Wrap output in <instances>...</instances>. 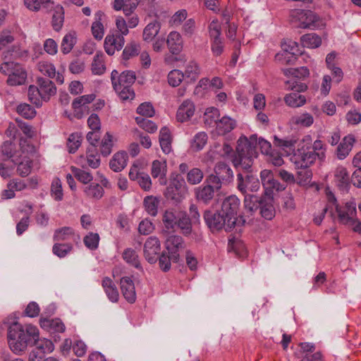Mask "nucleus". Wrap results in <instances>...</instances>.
<instances>
[{
    "instance_id": "obj_9",
    "label": "nucleus",
    "mask_w": 361,
    "mask_h": 361,
    "mask_svg": "<svg viewBox=\"0 0 361 361\" xmlns=\"http://www.w3.org/2000/svg\"><path fill=\"white\" fill-rule=\"evenodd\" d=\"M204 221L212 231H219L223 228L226 231H231L234 226L228 225V222L220 210L213 213L210 210H206L203 215Z\"/></svg>"
},
{
    "instance_id": "obj_64",
    "label": "nucleus",
    "mask_w": 361,
    "mask_h": 361,
    "mask_svg": "<svg viewBox=\"0 0 361 361\" xmlns=\"http://www.w3.org/2000/svg\"><path fill=\"white\" fill-rule=\"evenodd\" d=\"M184 74L179 70H173L168 74V82L172 87H178L182 82Z\"/></svg>"
},
{
    "instance_id": "obj_63",
    "label": "nucleus",
    "mask_w": 361,
    "mask_h": 361,
    "mask_svg": "<svg viewBox=\"0 0 361 361\" xmlns=\"http://www.w3.org/2000/svg\"><path fill=\"white\" fill-rule=\"evenodd\" d=\"M297 172L296 181L299 185H306L312 178V173L309 168H300Z\"/></svg>"
},
{
    "instance_id": "obj_24",
    "label": "nucleus",
    "mask_w": 361,
    "mask_h": 361,
    "mask_svg": "<svg viewBox=\"0 0 361 361\" xmlns=\"http://www.w3.org/2000/svg\"><path fill=\"white\" fill-rule=\"evenodd\" d=\"M7 83L11 86L23 85L26 80L27 73L20 65L16 64L13 70L8 73Z\"/></svg>"
},
{
    "instance_id": "obj_8",
    "label": "nucleus",
    "mask_w": 361,
    "mask_h": 361,
    "mask_svg": "<svg viewBox=\"0 0 361 361\" xmlns=\"http://www.w3.org/2000/svg\"><path fill=\"white\" fill-rule=\"evenodd\" d=\"M187 192V186L184 179L176 178L170 182L164 195L168 200L178 204L185 199Z\"/></svg>"
},
{
    "instance_id": "obj_48",
    "label": "nucleus",
    "mask_w": 361,
    "mask_h": 361,
    "mask_svg": "<svg viewBox=\"0 0 361 361\" xmlns=\"http://www.w3.org/2000/svg\"><path fill=\"white\" fill-rule=\"evenodd\" d=\"M204 178V173L199 168H192L187 173L186 180L190 185H197L202 182Z\"/></svg>"
},
{
    "instance_id": "obj_32",
    "label": "nucleus",
    "mask_w": 361,
    "mask_h": 361,
    "mask_svg": "<svg viewBox=\"0 0 361 361\" xmlns=\"http://www.w3.org/2000/svg\"><path fill=\"white\" fill-rule=\"evenodd\" d=\"M104 14L101 11L95 13V21L92 25V32L94 37L98 40H101L104 34V28L102 23V18Z\"/></svg>"
},
{
    "instance_id": "obj_35",
    "label": "nucleus",
    "mask_w": 361,
    "mask_h": 361,
    "mask_svg": "<svg viewBox=\"0 0 361 361\" xmlns=\"http://www.w3.org/2000/svg\"><path fill=\"white\" fill-rule=\"evenodd\" d=\"M77 42L76 34L75 32H70L65 35L61 43V50L63 54H69Z\"/></svg>"
},
{
    "instance_id": "obj_26",
    "label": "nucleus",
    "mask_w": 361,
    "mask_h": 361,
    "mask_svg": "<svg viewBox=\"0 0 361 361\" xmlns=\"http://www.w3.org/2000/svg\"><path fill=\"white\" fill-rule=\"evenodd\" d=\"M192 224L193 222L190 219L187 212L185 211H180L176 228L180 230L181 233L185 236L190 235L192 231Z\"/></svg>"
},
{
    "instance_id": "obj_30",
    "label": "nucleus",
    "mask_w": 361,
    "mask_h": 361,
    "mask_svg": "<svg viewBox=\"0 0 361 361\" xmlns=\"http://www.w3.org/2000/svg\"><path fill=\"white\" fill-rule=\"evenodd\" d=\"M180 211V210L170 208L164 212L162 221L167 229L174 230L176 228Z\"/></svg>"
},
{
    "instance_id": "obj_20",
    "label": "nucleus",
    "mask_w": 361,
    "mask_h": 361,
    "mask_svg": "<svg viewBox=\"0 0 361 361\" xmlns=\"http://www.w3.org/2000/svg\"><path fill=\"white\" fill-rule=\"evenodd\" d=\"M37 84L42 94V99L44 101H48L56 92V87L54 83L48 78H38Z\"/></svg>"
},
{
    "instance_id": "obj_49",
    "label": "nucleus",
    "mask_w": 361,
    "mask_h": 361,
    "mask_svg": "<svg viewBox=\"0 0 361 361\" xmlns=\"http://www.w3.org/2000/svg\"><path fill=\"white\" fill-rule=\"evenodd\" d=\"M87 162L89 166L97 169L100 165V158L97 149L94 147H89L87 149Z\"/></svg>"
},
{
    "instance_id": "obj_5",
    "label": "nucleus",
    "mask_w": 361,
    "mask_h": 361,
    "mask_svg": "<svg viewBox=\"0 0 361 361\" xmlns=\"http://www.w3.org/2000/svg\"><path fill=\"white\" fill-rule=\"evenodd\" d=\"M214 173L207 176L209 183L215 184L217 189H221L223 183H228L233 179V173L231 167L224 162H218L214 168Z\"/></svg>"
},
{
    "instance_id": "obj_43",
    "label": "nucleus",
    "mask_w": 361,
    "mask_h": 361,
    "mask_svg": "<svg viewBox=\"0 0 361 361\" xmlns=\"http://www.w3.org/2000/svg\"><path fill=\"white\" fill-rule=\"evenodd\" d=\"M140 52V44L135 42V41H132L127 44V45L125 47L122 53V58L123 60H128L132 57L137 56Z\"/></svg>"
},
{
    "instance_id": "obj_61",
    "label": "nucleus",
    "mask_w": 361,
    "mask_h": 361,
    "mask_svg": "<svg viewBox=\"0 0 361 361\" xmlns=\"http://www.w3.org/2000/svg\"><path fill=\"white\" fill-rule=\"evenodd\" d=\"M28 99L30 102L36 106L41 105V99H42V94L39 91L37 86L30 85L28 88Z\"/></svg>"
},
{
    "instance_id": "obj_59",
    "label": "nucleus",
    "mask_w": 361,
    "mask_h": 361,
    "mask_svg": "<svg viewBox=\"0 0 361 361\" xmlns=\"http://www.w3.org/2000/svg\"><path fill=\"white\" fill-rule=\"evenodd\" d=\"M121 99L126 101L128 99H133L135 97V92L131 86L120 87L117 85H114V89Z\"/></svg>"
},
{
    "instance_id": "obj_15",
    "label": "nucleus",
    "mask_w": 361,
    "mask_h": 361,
    "mask_svg": "<svg viewBox=\"0 0 361 361\" xmlns=\"http://www.w3.org/2000/svg\"><path fill=\"white\" fill-rule=\"evenodd\" d=\"M124 44L125 39L123 35L108 34L104 39V47L106 54L112 56L116 51H120Z\"/></svg>"
},
{
    "instance_id": "obj_31",
    "label": "nucleus",
    "mask_w": 361,
    "mask_h": 361,
    "mask_svg": "<svg viewBox=\"0 0 361 361\" xmlns=\"http://www.w3.org/2000/svg\"><path fill=\"white\" fill-rule=\"evenodd\" d=\"M298 140V139L293 135L284 138H279L275 135L274 144L286 152H294Z\"/></svg>"
},
{
    "instance_id": "obj_50",
    "label": "nucleus",
    "mask_w": 361,
    "mask_h": 361,
    "mask_svg": "<svg viewBox=\"0 0 361 361\" xmlns=\"http://www.w3.org/2000/svg\"><path fill=\"white\" fill-rule=\"evenodd\" d=\"M82 136L80 133H73L68 138L67 147L69 153H75L81 145Z\"/></svg>"
},
{
    "instance_id": "obj_34",
    "label": "nucleus",
    "mask_w": 361,
    "mask_h": 361,
    "mask_svg": "<svg viewBox=\"0 0 361 361\" xmlns=\"http://www.w3.org/2000/svg\"><path fill=\"white\" fill-rule=\"evenodd\" d=\"M235 126L236 122L234 119L228 116H223L217 123L216 130L219 134L225 135L233 130Z\"/></svg>"
},
{
    "instance_id": "obj_39",
    "label": "nucleus",
    "mask_w": 361,
    "mask_h": 361,
    "mask_svg": "<svg viewBox=\"0 0 361 361\" xmlns=\"http://www.w3.org/2000/svg\"><path fill=\"white\" fill-rule=\"evenodd\" d=\"M303 47L314 49L319 47L322 44L321 37L315 33L304 35L300 38Z\"/></svg>"
},
{
    "instance_id": "obj_4",
    "label": "nucleus",
    "mask_w": 361,
    "mask_h": 361,
    "mask_svg": "<svg viewBox=\"0 0 361 361\" xmlns=\"http://www.w3.org/2000/svg\"><path fill=\"white\" fill-rule=\"evenodd\" d=\"M324 157V152H311L310 146H302L294 152L290 160L295 169H299L300 168H310L317 158L323 159Z\"/></svg>"
},
{
    "instance_id": "obj_2",
    "label": "nucleus",
    "mask_w": 361,
    "mask_h": 361,
    "mask_svg": "<svg viewBox=\"0 0 361 361\" xmlns=\"http://www.w3.org/2000/svg\"><path fill=\"white\" fill-rule=\"evenodd\" d=\"M37 336V327L32 324L23 326L21 324L13 322L8 329L7 341L10 350L16 355H23L32 341Z\"/></svg>"
},
{
    "instance_id": "obj_29",
    "label": "nucleus",
    "mask_w": 361,
    "mask_h": 361,
    "mask_svg": "<svg viewBox=\"0 0 361 361\" xmlns=\"http://www.w3.org/2000/svg\"><path fill=\"white\" fill-rule=\"evenodd\" d=\"M102 286L109 300L112 302H118L119 293L113 281L109 277H104L102 280Z\"/></svg>"
},
{
    "instance_id": "obj_18",
    "label": "nucleus",
    "mask_w": 361,
    "mask_h": 361,
    "mask_svg": "<svg viewBox=\"0 0 361 361\" xmlns=\"http://www.w3.org/2000/svg\"><path fill=\"white\" fill-rule=\"evenodd\" d=\"M334 182L341 191H346L350 186V176L347 169L338 166L334 171Z\"/></svg>"
},
{
    "instance_id": "obj_55",
    "label": "nucleus",
    "mask_w": 361,
    "mask_h": 361,
    "mask_svg": "<svg viewBox=\"0 0 361 361\" xmlns=\"http://www.w3.org/2000/svg\"><path fill=\"white\" fill-rule=\"evenodd\" d=\"M32 167V161L28 157H24L23 159L18 164L17 173L22 177L27 176Z\"/></svg>"
},
{
    "instance_id": "obj_42",
    "label": "nucleus",
    "mask_w": 361,
    "mask_h": 361,
    "mask_svg": "<svg viewBox=\"0 0 361 361\" xmlns=\"http://www.w3.org/2000/svg\"><path fill=\"white\" fill-rule=\"evenodd\" d=\"M74 235V230L71 227L64 226L55 231L53 239L54 241H63L72 238Z\"/></svg>"
},
{
    "instance_id": "obj_22",
    "label": "nucleus",
    "mask_w": 361,
    "mask_h": 361,
    "mask_svg": "<svg viewBox=\"0 0 361 361\" xmlns=\"http://www.w3.org/2000/svg\"><path fill=\"white\" fill-rule=\"evenodd\" d=\"M195 110L193 102L189 99L185 100L178 109L177 120L181 123L188 121L194 115Z\"/></svg>"
},
{
    "instance_id": "obj_11",
    "label": "nucleus",
    "mask_w": 361,
    "mask_h": 361,
    "mask_svg": "<svg viewBox=\"0 0 361 361\" xmlns=\"http://www.w3.org/2000/svg\"><path fill=\"white\" fill-rule=\"evenodd\" d=\"M185 244L183 238L178 235L169 236L165 241V248L169 255H171L172 262H178L180 259V252L185 249Z\"/></svg>"
},
{
    "instance_id": "obj_40",
    "label": "nucleus",
    "mask_w": 361,
    "mask_h": 361,
    "mask_svg": "<svg viewBox=\"0 0 361 361\" xmlns=\"http://www.w3.org/2000/svg\"><path fill=\"white\" fill-rule=\"evenodd\" d=\"M83 191L87 197L95 200L101 199L104 193L102 186L98 183H92L86 186Z\"/></svg>"
},
{
    "instance_id": "obj_27",
    "label": "nucleus",
    "mask_w": 361,
    "mask_h": 361,
    "mask_svg": "<svg viewBox=\"0 0 361 361\" xmlns=\"http://www.w3.org/2000/svg\"><path fill=\"white\" fill-rule=\"evenodd\" d=\"M123 259L130 266L135 267L139 271L144 272L141 265L140 257L137 252L133 248H126L122 253Z\"/></svg>"
},
{
    "instance_id": "obj_19",
    "label": "nucleus",
    "mask_w": 361,
    "mask_h": 361,
    "mask_svg": "<svg viewBox=\"0 0 361 361\" xmlns=\"http://www.w3.org/2000/svg\"><path fill=\"white\" fill-rule=\"evenodd\" d=\"M262 184L265 190V194L269 195L273 190H279L280 183L274 179L270 170L264 169L260 173Z\"/></svg>"
},
{
    "instance_id": "obj_10",
    "label": "nucleus",
    "mask_w": 361,
    "mask_h": 361,
    "mask_svg": "<svg viewBox=\"0 0 361 361\" xmlns=\"http://www.w3.org/2000/svg\"><path fill=\"white\" fill-rule=\"evenodd\" d=\"M240 202V200L235 195H230L223 201L220 211L224 215L228 225L235 226Z\"/></svg>"
},
{
    "instance_id": "obj_60",
    "label": "nucleus",
    "mask_w": 361,
    "mask_h": 361,
    "mask_svg": "<svg viewBox=\"0 0 361 361\" xmlns=\"http://www.w3.org/2000/svg\"><path fill=\"white\" fill-rule=\"evenodd\" d=\"M99 239L98 233L91 232L84 237L83 242L87 248L94 250L98 247Z\"/></svg>"
},
{
    "instance_id": "obj_1",
    "label": "nucleus",
    "mask_w": 361,
    "mask_h": 361,
    "mask_svg": "<svg viewBox=\"0 0 361 361\" xmlns=\"http://www.w3.org/2000/svg\"><path fill=\"white\" fill-rule=\"evenodd\" d=\"M257 145H259L262 154H269L271 151V143L263 138L257 139L256 135H252L249 138L241 136L238 139L236 153L232 159L236 170L250 171L254 159L258 156Z\"/></svg>"
},
{
    "instance_id": "obj_36",
    "label": "nucleus",
    "mask_w": 361,
    "mask_h": 361,
    "mask_svg": "<svg viewBox=\"0 0 361 361\" xmlns=\"http://www.w3.org/2000/svg\"><path fill=\"white\" fill-rule=\"evenodd\" d=\"M54 13L52 16L51 24L53 29L59 32L63 27L64 20L63 8L60 5L54 6Z\"/></svg>"
},
{
    "instance_id": "obj_37",
    "label": "nucleus",
    "mask_w": 361,
    "mask_h": 361,
    "mask_svg": "<svg viewBox=\"0 0 361 361\" xmlns=\"http://www.w3.org/2000/svg\"><path fill=\"white\" fill-rule=\"evenodd\" d=\"M160 28L161 25L157 21L149 23L143 30V40L145 42H151L158 35Z\"/></svg>"
},
{
    "instance_id": "obj_58",
    "label": "nucleus",
    "mask_w": 361,
    "mask_h": 361,
    "mask_svg": "<svg viewBox=\"0 0 361 361\" xmlns=\"http://www.w3.org/2000/svg\"><path fill=\"white\" fill-rule=\"evenodd\" d=\"M73 249L71 244L55 243L52 247L53 253L57 257L62 258L66 257Z\"/></svg>"
},
{
    "instance_id": "obj_25",
    "label": "nucleus",
    "mask_w": 361,
    "mask_h": 361,
    "mask_svg": "<svg viewBox=\"0 0 361 361\" xmlns=\"http://www.w3.org/2000/svg\"><path fill=\"white\" fill-rule=\"evenodd\" d=\"M34 345L33 350H37L38 352H41L43 355L47 353H51L54 349V345L52 341L47 338H39V331L37 329V336L32 341V345Z\"/></svg>"
},
{
    "instance_id": "obj_51",
    "label": "nucleus",
    "mask_w": 361,
    "mask_h": 361,
    "mask_svg": "<svg viewBox=\"0 0 361 361\" xmlns=\"http://www.w3.org/2000/svg\"><path fill=\"white\" fill-rule=\"evenodd\" d=\"M41 326L42 327H49L51 330L56 332H64L66 327L63 323L59 319H44L41 320Z\"/></svg>"
},
{
    "instance_id": "obj_33",
    "label": "nucleus",
    "mask_w": 361,
    "mask_h": 361,
    "mask_svg": "<svg viewBox=\"0 0 361 361\" xmlns=\"http://www.w3.org/2000/svg\"><path fill=\"white\" fill-rule=\"evenodd\" d=\"M159 143L162 151L169 154L171 151V136L170 130L163 127L159 132Z\"/></svg>"
},
{
    "instance_id": "obj_23",
    "label": "nucleus",
    "mask_w": 361,
    "mask_h": 361,
    "mask_svg": "<svg viewBox=\"0 0 361 361\" xmlns=\"http://www.w3.org/2000/svg\"><path fill=\"white\" fill-rule=\"evenodd\" d=\"M166 44L172 54H178L183 49L181 35L176 31L171 32L166 39Z\"/></svg>"
},
{
    "instance_id": "obj_6",
    "label": "nucleus",
    "mask_w": 361,
    "mask_h": 361,
    "mask_svg": "<svg viewBox=\"0 0 361 361\" xmlns=\"http://www.w3.org/2000/svg\"><path fill=\"white\" fill-rule=\"evenodd\" d=\"M237 188L242 194H247V191L257 192L260 188V183L258 178L251 174L252 168L250 171L240 169L238 170Z\"/></svg>"
},
{
    "instance_id": "obj_12",
    "label": "nucleus",
    "mask_w": 361,
    "mask_h": 361,
    "mask_svg": "<svg viewBox=\"0 0 361 361\" xmlns=\"http://www.w3.org/2000/svg\"><path fill=\"white\" fill-rule=\"evenodd\" d=\"M205 185H202L196 188L194 190L195 196L198 202L208 204L214 197L216 192H219L221 189H217L215 184L209 183L207 178L204 181Z\"/></svg>"
},
{
    "instance_id": "obj_16",
    "label": "nucleus",
    "mask_w": 361,
    "mask_h": 361,
    "mask_svg": "<svg viewBox=\"0 0 361 361\" xmlns=\"http://www.w3.org/2000/svg\"><path fill=\"white\" fill-rule=\"evenodd\" d=\"M336 209L338 214V219L341 224L351 225L355 223L354 216L356 214L355 204L348 202L343 208L336 205Z\"/></svg>"
},
{
    "instance_id": "obj_38",
    "label": "nucleus",
    "mask_w": 361,
    "mask_h": 361,
    "mask_svg": "<svg viewBox=\"0 0 361 361\" xmlns=\"http://www.w3.org/2000/svg\"><path fill=\"white\" fill-rule=\"evenodd\" d=\"M284 101L288 106L297 108L303 106L306 103V98L298 92H291L286 95Z\"/></svg>"
},
{
    "instance_id": "obj_44",
    "label": "nucleus",
    "mask_w": 361,
    "mask_h": 361,
    "mask_svg": "<svg viewBox=\"0 0 361 361\" xmlns=\"http://www.w3.org/2000/svg\"><path fill=\"white\" fill-rule=\"evenodd\" d=\"M244 195L245 209L250 213L256 211L262 204V201H259V197L255 195L245 194Z\"/></svg>"
},
{
    "instance_id": "obj_7",
    "label": "nucleus",
    "mask_w": 361,
    "mask_h": 361,
    "mask_svg": "<svg viewBox=\"0 0 361 361\" xmlns=\"http://www.w3.org/2000/svg\"><path fill=\"white\" fill-rule=\"evenodd\" d=\"M208 31L211 39V50L214 56H219L224 51V43L220 37L221 26L217 19L211 21L208 26Z\"/></svg>"
},
{
    "instance_id": "obj_28",
    "label": "nucleus",
    "mask_w": 361,
    "mask_h": 361,
    "mask_svg": "<svg viewBox=\"0 0 361 361\" xmlns=\"http://www.w3.org/2000/svg\"><path fill=\"white\" fill-rule=\"evenodd\" d=\"M128 154L125 152L114 154L110 160L109 166L115 172L121 171L127 165Z\"/></svg>"
},
{
    "instance_id": "obj_21",
    "label": "nucleus",
    "mask_w": 361,
    "mask_h": 361,
    "mask_svg": "<svg viewBox=\"0 0 361 361\" xmlns=\"http://www.w3.org/2000/svg\"><path fill=\"white\" fill-rule=\"evenodd\" d=\"M355 142V139L354 135L350 134L345 136L337 147V158L340 160L345 159L352 150Z\"/></svg>"
},
{
    "instance_id": "obj_14",
    "label": "nucleus",
    "mask_w": 361,
    "mask_h": 361,
    "mask_svg": "<svg viewBox=\"0 0 361 361\" xmlns=\"http://www.w3.org/2000/svg\"><path fill=\"white\" fill-rule=\"evenodd\" d=\"M135 79V73L133 71H126L119 74L118 71L114 70L111 74V80L114 88V85L120 86L121 88L132 86Z\"/></svg>"
},
{
    "instance_id": "obj_47",
    "label": "nucleus",
    "mask_w": 361,
    "mask_h": 361,
    "mask_svg": "<svg viewBox=\"0 0 361 361\" xmlns=\"http://www.w3.org/2000/svg\"><path fill=\"white\" fill-rule=\"evenodd\" d=\"M145 210L151 216H155L158 212L159 200L153 196H147L143 202Z\"/></svg>"
},
{
    "instance_id": "obj_56",
    "label": "nucleus",
    "mask_w": 361,
    "mask_h": 361,
    "mask_svg": "<svg viewBox=\"0 0 361 361\" xmlns=\"http://www.w3.org/2000/svg\"><path fill=\"white\" fill-rule=\"evenodd\" d=\"M283 72L285 75H292L295 78H307L310 75L309 69L306 67L302 66L298 68H286L283 69Z\"/></svg>"
},
{
    "instance_id": "obj_13",
    "label": "nucleus",
    "mask_w": 361,
    "mask_h": 361,
    "mask_svg": "<svg viewBox=\"0 0 361 361\" xmlns=\"http://www.w3.org/2000/svg\"><path fill=\"white\" fill-rule=\"evenodd\" d=\"M161 250V244L155 236L149 237L144 244V257L150 264H154L157 260V255Z\"/></svg>"
},
{
    "instance_id": "obj_62",
    "label": "nucleus",
    "mask_w": 361,
    "mask_h": 361,
    "mask_svg": "<svg viewBox=\"0 0 361 361\" xmlns=\"http://www.w3.org/2000/svg\"><path fill=\"white\" fill-rule=\"evenodd\" d=\"M145 173L144 164L140 160H136L131 166L129 171V178L131 180H135L139 178L140 176Z\"/></svg>"
},
{
    "instance_id": "obj_52",
    "label": "nucleus",
    "mask_w": 361,
    "mask_h": 361,
    "mask_svg": "<svg viewBox=\"0 0 361 361\" xmlns=\"http://www.w3.org/2000/svg\"><path fill=\"white\" fill-rule=\"evenodd\" d=\"M220 116L219 111L214 107L207 108L204 115V123L208 126L217 125Z\"/></svg>"
},
{
    "instance_id": "obj_53",
    "label": "nucleus",
    "mask_w": 361,
    "mask_h": 361,
    "mask_svg": "<svg viewBox=\"0 0 361 361\" xmlns=\"http://www.w3.org/2000/svg\"><path fill=\"white\" fill-rule=\"evenodd\" d=\"M71 171L75 178L80 182L87 184L93 180L91 173L75 166L71 167Z\"/></svg>"
},
{
    "instance_id": "obj_17",
    "label": "nucleus",
    "mask_w": 361,
    "mask_h": 361,
    "mask_svg": "<svg viewBox=\"0 0 361 361\" xmlns=\"http://www.w3.org/2000/svg\"><path fill=\"white\" fill-rule=\"evenodd\" d=\"M120 285L125 299L130 303H134L136 300V293L133 280L128 276L122 277L120 280Z\"/></svg>"
},
{
    "instance_id": "obj_57",
    "label": "nucleus",
    "mask_w": 361,
    "mask_h": 361,
    "mask_svg": "<svg viewBox=\"0 0 361 361\" xmlns=\"http://www.w3.org/2000/svg\"><path fill=\"white\" fill-rule=\"evenodd\" d=\"M135 122L141 128L149 133H153L157 130V126L153 121L142 116L136 117Z\"/></svg>"
},
{
    "instance_id": "obj_46",
    "label": "nucleus",
    "mask_w": 361,
    "mask_h": 361,
    "mask_svg": "<svg viewBox=\"0 0 361 361\" xmlns=\"http://www.w3.org/2000/svg\"><path fill=\"white\" fill-rule=\"evenodd\" d=\"M200 73V68L198 64L195 61H190L185 67L184 77L189 81L194 82L197 79Z\"/></svg>"
},
{
    "instance_id": "obj_54",
    "label": "nucleus",
    "mask_w": 361,
    "mask_h": 361,
    "mask_svg": "<svg viewBox=\"0 0 361 361\" xmlns=\"http://www.w3.org/2000/svg\"><path fill=\"white\" fill-rule=\"evenodd\" d=\"M207 135L204 132L197 133L192 139L191 148L195 151L202 149L207 142Z\"/></svg>"
},
{
    "instance_id": "obj_45",
    "label": "nucleus",
    "mask_w": 361,
    "mask_h": 361,
    "mask_svg": "<svg viewBox=\"0 0 361 361\" xmlns=\"http://www.w3.org/2000/svg\"><path fill=\"white\" fill-rule=\"evenodd\" d=\"M113 135L106 132L100 143V152L102 156L107 157L112 152L113 147Z\"/></svg>"
},
{
    "instance_id": "obj_41",
    "label": "nucleus",
    "mask_w": 361,
    "mask_h": 361,
    "mask_svg": "<svg viewBox=\"0 0 361 361\" xmlns=\"http://www.w3.org/2000/svg\"><path fill=\"white\" fill-rule=\"evenodd\" d=\"M166 162L159 160H154L152 164L151 173L153 178L160 177V179L166 178Z\"/></svg>"
},
{
    "instance_id": "obj_3",
    "label": "nucleus",
    "mask_w": 361,
    "mask_h": 361,
    "mask_svg": "<svg viewBox=\"0 0 361 361\" xmlns=\"http://www.w3.org/2000/svg\"><path fill=\"white\" fill-rule=\"evenodd\" d=\"M290 23L296 28L315 29L320 26V18L313 11L304 9H294L290 11Z\"/></svg>"
}]
</instances>
